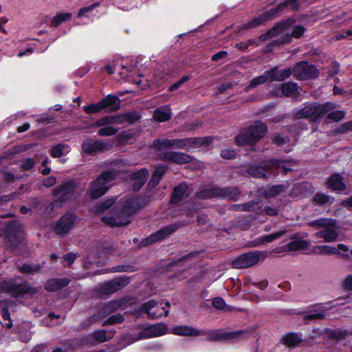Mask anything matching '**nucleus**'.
<instances>
[{
	"mask_svg": "<svg viewBox=\"0 0 352 352\" xmlns=\"http://www.w3.org/2000/svg\"><path fill=\"white\" fill-rule=\"evenodd\" d=\"M140 208L135 198L128 199L120 207L115 216L103 217L102 221L111 226H126L131 222V216Z\"/></svg>",
	"mask_w": 352,
	"mask_h": 352,
	"instance_id": "f257e3e1",
	"label": "nucleus"
},
{
	"mask_svg": "<svg viewBox=\"0 0 352 352\" xmlns=\"http://www.w3.org/2000/svg\"><path fill=\"white\" fill-rule=\"evenodd\" d=\"M240 195V191L235 187L219 188L213 185H206L196 192L199 199H207L211 198H222L236 200Z\"/></svg>",
	"mask_w": 352,
	"mask_h": 352,
	"instance_id": "f03ea898",
	"label": "nucleus"
},
{
	"mask_svg": "<svg viewBox=\"0 0 352 352\" xmlns=\"http://www.w3.org/2000/svg\"><path fill=\"white\" fill-rule=\"evenodd\" d=\"M116 171L109 170L102 173L90 184L88 192L91 199H98L104 195L111 186V182L116 178Z\"/></svg>",
	"mask_w": 352,
	"mask_h": 352,
	"instance_id": "7ed1b4c3",
	"label": "nucleus"
},
{
	"mask_svg": "<svg viewBox=\"0 0 352 352\" xmlns=\"http://www.w3.org/2000/svg\"><path fill=\"white\" fill-rule=\"evenodd\" d=\"M267 131V126L261 122H256L243 133L236 137L238 145L254 144L262 138Z\"/></svg>",
	"mask_w": 352,
	"mask_h": 352,
	"instance_id": "20e7f679",
	"label": "nucleus"
},
{
	"mask_svg": "<svg viewBox=\"0 0 352 352\" xmlns=\"http://www.w3.org/2000/svg\"><path fill=\"white\" fill-rule=\"evenodd\" d=\"M334 104L331 102H325L324 104L313 103L305 106L296 112L297 118H310L312 121H316L329 111L335 109Z\"/></svg>",
	"mask_w": 352,
	"mask_h": 352,
	"instance_id": "39448f33",
	"label": "nucleus"
},
{
	"mask_svg": "<svg viewBox=\"0 0 352 352\" xmlns=\"http://www.w3.org/2000/svg\"><path fill=\"white\" fill-rule=\"evenodd\" d=\"M305 0H286L284 3L280 4L276 8L271 9L270 10L260 14L258 16L254 18L249 23H245L241 25V29H248L256 28L264 21L270 19L278 11L282 10L285 7H290L292 10H295L298 8L299 3L304 2Z\"/></svg>",
	"mask_w": 352,
	"mask_h": 352,
	"instance_id": "423d86ee",
	"label": "nucleus"
},
{
	"mask_svg": "<svg viewBox=\"0 0 352 352\" xmlns=\"http://www.w3.org/2000/svg\"><path fill=\"white\" fill-rule=\"evenodd\" d=\"M38 291V288L30 286L28 282L18 283L14 279L0 282V293L9 292L15 296H19L23 294L33 295Z\"/></svg>",
	"mask_w": 352,
	"mask_h": 352,
	"instance_id": "0eeeda50",
	"label": "nucleus"
},
{
	"mask_svg": "<svg viewBox=\"0 0 352 352\" xmlns=\"http://www.w3.org/2000/svg\"><path fill=\"white\" fill-rule=\"evenodd\" d=\"M140 119L139 115L135 112H127L122 114L113 116H107L98 120L95 126L101 127V126L111 124H122L126 122L133 124Z\"/></svg>",
	"mask_w": 352,
	"mask_h": 352,
	"instance_id": "6e6552de",
	"label": "nucleus"
},
{
	"mask_svg": "<svg viewBox=\"0 0 352 352\" xmlns=\"http://www.w3.org/2000/svg\"><path fill=\"white\" fill-rule=\"evenodd\" d=\"M266 256L265 252L251 251L240 255L232 264L236 269L248 268L257 264L259 261H264Z\"/></svg>",
	"mask_w": 352,
	"mask_h": 352,
	"instance_id": "1a4fd4ad",
	"label": "nucleus"
},
{
	"mask_svg": "<svg viewBox=\"0 0 352 352\" xmlns=\"http://www.w3.org/2000/svg\"><path fill=\"white\" fill-rule=\"evenodd\" d=\"M170 306L169 302H157L153 300H151L141 306V310L147 314L148 316L152 319H155L158 317L168 315V307Z\"/></svg>",
	"mask_w": 352,
	"mask_h": 352,
	"instance_id": "9d476101",
	"label": "nucleus"
},
{
	"mask_svg": "<svg viewBox=\"0 0 352 352\" xmlns=\"http://www.w3.org/2000/svg\"><path fill=\"white\" fill-rule=\"evenodd\" d=\"M292 70L294 76L298 80L316 78L319 74L318 70L314 65L304 61L297 63Z\"/></svg>",
	"mask_w": 352,
	"mask_h": 352,
	"instance_id": "9b49d317",
	"label": "nucleus"
},
{
	"mask_svg": "<svg viewBox=\"0 0 352 352\" xmlns=\"http://www.w3.org/2000/svg\"><path fill=\"white\" fill-rule=\"evenodd\" d=\"M76 221V217L74 214H65L56 223L55 232L60 236L67 234L74 228Z\"/></svg>",
	"mask_w": 352,
	"mask_h": 352,
	"instance_id": "f8f14e48",
	"label": "nucleus"
},
{
	"mask_svg": "<svg viewBox=\"0 0 352 352\" xmlns=\"http://www.w3.org/2000/svg\"><path fill=\"white\" fill-rule=\"evenodd\" d=\"M177 229V227L175 225L165 226L142 241L140 246L144 247L157 241H160L167 236L171 234Z\"/></svg>",
	"mask_w": 352,
	"mask_h": 352,
	"instance_id": "ddd939ff",
	"label": "nucleus"
},
{
	"mask_svg": "<svg viewBox=\"0 0 352 352\" xmlns=\"http://www.w3.org/2000/svg\"><path fill=\"white\" fill-rule=\"evenodd\" d=\"M247 173L257 178H267L273 174L270 160L263 162L258 165H251L247 168Z\"/></svg>",
	"mask_w": 352,
	"mask_h": 352,
	"instance_id": "4468645a",
	"label": "nucleus"
},
{
	"mask_svg": "<svg viewBox=\"0 0 352 352\" xmlns=\"http://www.w3.org/2000/svg\"><path fill=\"white\" fill-rule=\"evenodd\" d=\"M75 185L73 182H68L62 184L54 189V197L56 198V203L63 202L70 199L74 192Z\"/></svg>",
	"mask_w": 352,
	"mask_h": 352,
	"instance_id": "2eb2a0df",
	"label": "nucleus"
},
{
	"mask_svg": "<svg viewBox=\"0 0 352 352\" xmlns=\"http://www.w3.org/2000/svg\"><path fill=\"white\" fill-rule=\"evenodd\" d=\"M202 332L200 336H207V340L213 341L237 339L241 335L243 334V331L226 333L221 330H202Z\"/></svg>",
	"mask_w": 352,
	"mask_h": 352,
	"instance_id": "dca6fc26",
	"label": "nucleus"
},
{
	"mask_svg": "<svg viewBox=\"0 0 352 352\" xmlns=\"http://www.w3.org/2000/svg\"><path fill=\"white\" fill-rule=\"evenodd\" d=\"M129 283V278L125 276L114 278L102 284L100 291L105 294H113L124 287Z\"/></svg>",
	"mask_w": 352,
	"mask_h": 352,
	"instance_id": "f3484780",
	"label": "nucleus"
},
{
	"mask_svg": "<svg viewBox=\"0 0 352 352\" xmlns=\"http://www.w3.org/2000/svg\"><path fill=\"white\" fill-rule=\"evenodd\" d=\"M204 142L203 139L195 138L170 140L171 148H182L188 151L202 145Z\"/></svg>",
	"mask_w": 352,
	"mask_h": 352,
	"instance_id": "a211bd4d",
	"label": "nucleus"
},
{
	"mask_svg": "<svg viewBox=\"0 0 352 352\" xmlns=\"http://www.w3.org/2000/svg\"><path fill=\"white\" fill-rule=\"evenodd\" d=\"M168 331L167 325L160 322L145 327L140 332L139 338H150L164 335Z\"/></svg>",
	"mask_w": 352,
	"mask_h": 352,
	"instance_id": "6ab92c4d",
	"label": "nucleus"
},
{
	"mask_svg": "<svg viewBox=\"0 0 352 352\" xmlns=\"http://www.w3.org/2000/svg\"><path fill=\"white\" fill-rule=\"evenodd\" d=\"M315 236L318 239L322 238L327 243L335 241L338 236L336 223L328 224L322 230L316 232Z\"/></svg>",
	"mask_w": 352,
	"mask_h": 352,
	"instance_id": "aec40b11",
	"label": "nucleus"
},
{
	"mask_svg": "<svg viewBox=\"0 0 352 352\" xmlns=\"http://www.w3.org/2000/svg\"><path fill=\"white\" fill-rule=\"evenodd\" d=\"M106 144L101 140H94L88 139L82 144V151L87 154L94 155L105 150Z\"/></svg>",
	"mask_w": 352,
	"mask_h": 352,
	"instance_id": "412c9836",
	"label": "nucleus"
},
{
	"mask_svg": "<svg viewBox=\"0 0 352 352\" xmlns=\"http://www.w3.org/2000/svg\"><path fill=\"white\" fill-rule=\"evenodd\" d=\"M292 74L291 68L278 70L276 67L267 70V75L269 76L270 82L283 81L288 78Z\"/></svg>",
	"mask_w": 352,
	"mask_h": 352,
	"instance_id": "4be33fe9",
	"label": "nucleus"
},
{
	"mask_svg": "<svg viewBox=\"0 0 352 352\" xmlns=\"http://www.w3.org/2000/svg\"><path fill=\"white\" fill-rule=\"evenodd\" d=\"M294 23V20L292 19H288L284 21H282L272 29L267 31L265 34H262L260 38L262 40H265L269 37H272L278 34L282 33L283 32L287 30V28L291 26Z\"/></svg>",
	"mask_w": 352,
	"mask_h": 352,
	"instance_id": "5701e85b",
	"label": "nucleus"
},
{
	"mask_svg": "<svg viewBox=\"0 0 352 352\" xmlns=\"http://www.w3.org/2000/svg\"><path fill=\"white\" fill-rule=\"evenodd\" d=\"M162 159L177 164H186L191 162L192 157L184 153L171 151L164 153Z\"/></svg>",
	"mask_w": 352,
	"mask_h": 352,
	"instance_id": "b1692460",
	"label": "nucleus"
},
{
	"mask_svg": "<svg viewBox=\"0 0 352 352\" xmlns=\"http://www.w3.org/2000/svg\"><path fill=\"white\" fill-rule=\"evenodd\" d=\"M148 175V170L142 168L137 172L131 174L130 177L133 180V189L134 190H139L146 182Z\"/></svg>",
	"mask_w": 352,
	"mask_h": 352,
	"instance_id": "393cba45",
	"label": "nucleus"
},
{
	"mask_svg": "<svg viewBox=\"0 0 352 352\" xmlns=\"http://www.w3.org/2000/svg\"><path fill=\"white\" fill-rule=\"evenodd\" d=\"M120 99L115 95H108L100 100L103 109H107L109 111H116L120 108Z\"/></svg>",
	"mask_w": 352,
	"mask_h": 352,
	"instance_id": "a878e982",
	"label": "nucleus"
},
{
	"mask_svg": "<svg viewBox=\"0 0 352 352\" xmlns=\"http://www.w3.org/2000/svg\"><path fill=\"white\" fill-rule=\"evenodd\" d=\"M172 333L180 336H197L202 333V330L196 329L188 325H179L175 327Z\"/></svg>",
	"mask_w": 352,
	"mask_h": 352,
	"instance_id": "bb28decb",
	"label": "nucleus"
},
{
	"mask_svg": "<svg viewBox=\"0 0 352 352\" xmlns=\"http://www.w3.org/2000/svg\"><path fill=\"white\" fill-rule=\"evenodd\" d=\"M70 283L67 278H52L48 280L45 285V289L48 292H56L67 286Z\"/></svg>",
	"mask_w": 352,
	"mask_h": 352,
	"instance_id": "cd10ccee",
	"label": "nucleus"
},
{
	"mask_svg": "<svg viewBox=\"0 0 352 352\" xmlns=\"http://www.w3.org/2000/svg\"><path fill=\"white\" fill-rule=\"evenodd\" d=\"M286 233V230H281L278 231L268 235H264L261 237H258L256 239H254L253 241H252V247H256L260 246L263 244L269 243L274 240H276L279 238H280L282 236H283Z\"/></svg>",
	"mask_w": 352,
	"mask_h": 352,
	"instance_id": "c85d7f7f",
	"label": "nucleus"
},
{
	"mask_svg": "<svg viewBox=\"0 0 352 352\" xmlns=\"http://www.w3.org/2000/svg\"><path fill=\"white\" fill-rule=\"evenodd\" d=\"M270 163L272 169V173H274V170L275 169H277L278 171L286 173L288 171L291 170L292 169V167L295 165V162L294 161L272 160H270Z\"/></svg>",
	"mask_w": 352,
	"mask_h": 352,
	"instance_id": "c756f323",
	"label": "nucleus"
},
{
	"mask_svg": "<svg viewBox=\"0 0 352 352\" xmlns=\"http://www.w3.org/2000/svg\"><path fill=\"white\" fill-rule=\"evenodd\" d=\"M188 197L187 185L182 182L174 188L172 195L171 201L173 204H178Z\"/></svg>",
	"mask_w": 352,
	"mask_h": 352,
	"instance_id": "7c9ffc66",
	"label": "nucleus"
},
{
	"mask_svg": "<svg viewBox=\"0 0 352 352\" xmlns=\"http://www.w3.org/2000/svg\"><path fill=\"white\" fill-rule=\"evenodd\" d=\"M309 186L307 182L296 184L290 192V195L294 198L300 199L308 194Z\"/></svg>",
	"mask_w": 352,
	"mask_h": 352,
	"instance_id": "2f4dec72",
	"label": "nucleus"
},
{
	"mask_svg": "<svg viewBox=\"0 0 352 352\" xmlns=\"http://www.w3.org/2000/svg\"><path fill=\"white\" fill-rule=\"evenodd\" d=\"M327 185L328 187L333 190L341 191L346 189V186L343 182V178L340 174H333L331 175L327 182Z\"/></svg>",
	"mask_w": 352,
	"mask_h": 352,
	"instance_id": "473e14b6",
	"label": "nucleus"
},
{
	"mask_svg": "<svg viewBox=\"0 0 352 352\" xmlns=\"http://www.w3.org/2000/svg\"><path fill=\"white\" fill-rule=\"evenodd\" d=\"M109 314L104 312V308L102 305L98 306L96 309V313L91 316L86 321L81 324L82 328H88L92 324L96 322L100 319L106 317Z\"/></svg>",
	"mask_w": 352,
	"mask_h": 352,
	"instance_id": "72a5a7b5",
	"label": "nucleus"
},
{
	"mask_svg": "<svg viewBox=\"0 0 352 352\" xmlns=\"http://www.w3.org/2000/svg\"><path fill=\"white\" fill-rule=\"evenodd\" d=\"M287 189V186L286 185L277 184L267 187L263 191V195L267 198L275 197L285 192Z\"/></svg>",
	"mask_w": 352,
	"mask_h": 352,
	"instance_id": "f704fd0d",
	"label": "nucleus"
},
{
	"mask_svg": "<svg viewBox=\"0 0 352 352\" xmlns=\"http://www.w3.org/2000/svg\"><path fill=\"white\" fill-rule=\"evenodd\" d=\"M261 201H252L243 204H236L232 206L234 210L237 211H256L261 208Z\"/></svg>",
	"mask_w": 352,
	"mask_h": 352,
	"instance_id": "c9c22d12",
	"label": "nucleus"
},
{
	"mask_svg": "<svg viewBox=\"0 0 352 352\" xmlns=\"http://www.w3.org/2000/svg\"><path fill=\"white\" fill-rule=\"evenodd\" d=\"M114 333L113 331L97 330L91 333V337L98 342H104L111 340L113 337Z\"/></svg>",
	"mask_w": 352,
	"mask_h": 352,
	"instance_id": "e433bc0d",
	"label": "nucleus"
},
{
	"mask_svg": "<svg viewBox=\"0 0 352 352\" xmlns=\"http://www.w3.org/2000/svg\"><path fill=\"white\" fill-rule=\"evenodd\" d=\"M167 170L166 166H158L153 173L152 177L148 182L150 188L155 187L160 182L161 179Z\"/></svg>",
	"mask_w": 352,
	"mask_h": 352,
	"instance_id": "4c0bfd02",
	"label": "nucleus"
},
{
	"mask_svg": "<svg viewBox=\"0 0 352 352\" xmlns=\"http://www.w3.org/2000/svg\"><path fill=\"white\" fill-rule=\"evenodd\" d=\"M282 342L285 345L294 347L302 342V338L296 333H290L283 337Z\"/></svg>",
	"mask_w": 352,
	"mask_h": 352,
	"instance_id": "58836bf2",
	"label": "nucleus"
},
{
	"mask_svg": "<svg viewBox=\"0 0 352 352\" xmlns=\"http://www.w3.org/2000/svg\"><path fill=\"white\" fill-rule=\"evenodd\" d=\"M283 94L285 96H293L297 95L298 92V86L297 83L287 82L281 85Z\"/></svg>",
	"mask_w": 352,
	"mask_h": 352,
	"instance_id": "ea45409f",
	"label": "nucleus"
},
{
	"mask_svg": "<svg viewBox=\"0 0 352 352\" xmlns=\"http://www.w3.org/2000/svg\"><path fill=\"white\" fill-rule=\"evenodd\" d=\"M171 117L170 110L164 107L155 110L153 113V118L159 122H165L168 120Z\"/></svg>",
	"mask_w": 352,
	"mask_h": 352,
	"instance_id": "a19ab883",
	"label": "nucleus"
},
{
	"mask_svg": "<svg viewBox=\"0 0 352 352\" xmlns=\"http://www.w3.org/2000/svg\"><path fill=\"white\" fill-rule=\"evenodd\" d=\"M17 268L21 272L28 275H33L36 272H38L41 269V265L39 264H23L18 265Z\"/></svg>",
	"mask_w": 352,
	"mask_h": 352,
	"instance_id": "79ce46f5",
	"label": "nucleus"
},
{
	"mask_svg": "<svg viewBox=\"0 0 352 352\" xmlns=\"http://www.w3.org/2000/svg\"><path fill=\"white\" fill-rule=\"evenodd\" d=\"M124 302L122 300H111L107 303L102 305L104 308L106 314H111L116 310L121 309Z\"/></svg>",
	"mask_w": 352,
	"mask_h": 352,
	"instance_id": "37998d69",
	"label": "nucleus"
},
{
	"mask_svg": "<svg viewBox=\"0 0 352 352\" xmlns=\"http://www.w3.org/2000/svg\"><path fill=\"white\" fill-rule=\"evenodd\" d=\"M313 251L318 254H335L339 253V250L334 247L329 245H316L314 248Z\"/></svg>",
	"mask_w": 352,
	"mask_h": 352,
	"instance_id": "c03bdc74",
	"label": "nucleus"
},
{
	"mask_svg": "<svg viewBox=\"0 0 352 352\" xmlns=\"http://www.w3.org/2000/svg\"><path fill=\"white\" fill-rule=\"evenodd\" d=\"M310 245V243L301 239L294 240L287 244L289 250H304Z\"/></svg>",
	"mask_w": 352,
	"mask_h": 352,
	"instance_id": "a18cd8bd",
	"label": "nucleus"
},
{
	"mask_svg": "<svg viewBox=\"0 0 352 352\" xmlns=\"http://www.w3.org/2000/svg\"><path fill=\"white\" fill-rule=\"evenodd\" d=\"M72 19V13L70 12H58L52 19L51 23L53 26L57 27L63 22L69 21Z\"/></svg>",
	"mask_w": 352,
	"mask_h": 352,
	"instance_id": "49530a36",
	"label": "nucleus"
},
{
	"mask_svg": "<svg viewBox=\"0 0 352 352\" xmlns=\"http://www.w3.org/2000/svg\"><path fill=\"white\" fill-rule=\"evenodd\" d=\"M69 148L67 145L58 144L54 146L51 150V155L54 157H59L69 153Z\"/></svg>",
	"mask_w": 352,
	"mask_h": 352,
	"instance_id": "de8ad7c7",
	"label": "nucleus"
},
{
	"mask_svg": "<svg viewBox=\"0 0 352 352\" xmlns=\"http://www.w3.org/2000/svg\"><path fill=\"white\" fill-rule=\"evenodd\" d=\"M324 316L325 313L323 310L314 309L304 316V320H322Z\"/></svg>",
	"mask_w": 352,
	"mask_h": 352,
	"instance_id": "09e8293b",
	"label": "nucleus"
},
{
	"mask_svg": "<svg viewBox=\"0 0 352 352\" xmlns=\"http://www.w3.org/2000/svg\"><path fill=\"white\" fill-rule=\"evenodd\" d=\"M212 305L217 309L224 311H230L233 309L232 307L227 305L224 300L220 297H216L212 300Z\"/></svg>",
	"mask_w": 352,
	"mask_h": 352,
	"instance_id": "8fccbe9b",
	"label": "nucleus"
},
{
	"mask_svg": "<svg viewBox=\"0 0 352 352\" xmlns=\"http://www.w3.org/2000/svg\"><path fill=\"white\" fill-rule=\"evenodd\" d=\"M266 82H270L269 76L267 75V71L263 73V75H261L259 76H257L254 78H253L249 86L248 87V89L250 88H254L259 85L263 84Z\"/></svg>",
	"mask_w": 352,
	"mask_h": 352,
	"instance_id": "3c124183",
	"label": "nucleus"
},
{
	"mask_svg": "<svg viewBox=\"0 0 352 352\" xmlns=\"http://www.w3.org/2000/svg\"><path fill=\"white\" fill-rule=\"evenodd\" d=\"M314 201L318 204V205H324V204H327L328 203H332L333 201V199L324 194V193H317L314 197Z\"/></svg>",
	"mask_w": 352,
	"mask_h": 352,
	"instance_id": "603ef678",
	"label": "nucleus"
},
{
	"mask_svg": "<svg viewBox=\"0 0 352 352\" xmlns=\"http://www.w3.org/2000/svg\"><path fill=\"white\" fill-rule=\"evenodd\" d=\"M153 147L158 151L164 148H171L170 140L168 139H157L155 140L153 143Z\"/></svg>",
	"mask_w": 352,
	"mask_h": 352,
	"instance_id": "864d4df0",
	"label": "nucleus"
},
{
	"mask_svg": "<svg viewBox=\"0 0 352 352\" xmlns=\"http://www.w3.org/2000/svg\"><path fill=\"white\" fill-rule=\"evenodd\" d=\"M102 126L103 127L101 128L98 132V134L100 136L104 137V136L113 135L116 134L119 130L118 128H116V127H113L110 125H106V126Z\"/></svg>",
	"mask_w": 352,
	"mask_h": 352,
	"instance_id": "5fc2aeb1",
	"label": "nucleus"
},
{
	"mask_svg": "<svg viewBox=\"0 0 352 352\" xmlns=\"http://www.w3.org/2000/svg\"><path fill=\"white\" fill-rule=\"evenodd\" d=\"M100 5V2H96L89 6L81 8L78 12V17H88V13L91 12L94 9L99 7Z\"/></svg>",
	"mask_w": 352,
	"mask_h": 352,
	"instance_id": "6e6d98bb",
	"label": "nucleus"
},
{
	"mask_svg": "<svg viewBox=\"0 0 352 352\" xmlns=\"http://www.w3.org/2000/svg\"><path fill=\"white\" fill-rule=\"evenodd\" d=\"M124 317L121 314H115L110 316L108 319L104 320L102 326L111 325L114 324H120L124 321Z\"/></svg>",
	"mask_w": 352,
	"mask_h": 352,
	"instance_id": "4d7b16f0",
	"label": "nucleus"
},
{
	"mask_svg": "<svg viewBox=\"0 0 352 352\" xmlns=\"http://www.w3.org/2000/svg\"><path fill=\"white\" fill-rule=\"evenodd\" d=\"M336 221L334 219H321L316 221H313L309 223V225L313 227L322 228H324L328 224L336 223Z\"/></svg>",
	"mask_w": 352,
	"mask_h": 352,
	"instance_id": "13d9d810",
	"label": "nucleus"
},
{
	"mask_svg": "<svg viewBox=\"0 0 352 352\" xmlns=\"http://www.w3.org/2000/svg\"><path fill=\"white\" fill-rule=\"evenodd\" d=\"M84 111L88 113L91 114L94 113L100 112L103 109L102 105L100 104V101L96 104H91L87 106L83 107Z\"/></svg>",
	"mask_w": 352,
	"mask_h": 352,
	"instance_id": "bf43d9fd",
	"label": "nucleus"
},
{
	"mask_svg": "<svg viewBox=\"0 0 352 352\" xmlns=\"http://www.w3.org/2000/svg\"><path fill=\"white\" fill-rule=\"evenodd\" d=\"M36 164V161L33 158H24L21 161V167L23 170H31Z\"/></svg>",
	"mask_w": 352,
	"mask_h": 352,
	"instance_id": "052dcab7",
	"label": "nucleus"
},
{
	"mask_svg": "<svg viewBox=\"0 0 352 352\" xmlns=\"http://www.w3.org/2000/svg\"><path fill=\"white\" fill-rule=\"evenodd\" d=\"M345 112L343 111L338 110L329 113L328 118L335 121H339L344 118Z\"/></svg>",
	"mask_w": 352,
	"mask_h": 352,
	"instance_id": "680f3d73",
	"label": "nucleus"
},
{
	"mask_svg": "<svg viewBox=\"0 0 352 352\" xmlns=\"http://www.w3.org/2000/svg\"><path fill=\"white\" fill-rule=\"evenodd\" d=\"M221 155L225 159H232L236 155V153L233 149H223L221 152Z\"/></svg>",
	"mask_w": 352,
	"mask_h": 352,
	"instance_id": "e2e57ef3",
	"label": "nucleus"
},
{
	"mask_svg": "<svg viewBox=\"0 0 352 352\" xmlns=\"http://www.w3.org/2000/svg\"><path fill=\"white\" fill-rule=\"evenodd\" d=\"M305 31V28L301 25L295 26L292 32V36L296 38L301 37Z\"/></svg>",
	"mask_w": 352,
	"mask_h": 352,
	"instance_id": "0e129e2a",
	"label": "nucleus"
},
{
	"mask_svg": "<svg viewBox=\"0 0 352 352\" xmlns=\"http://www.w3.org/2000/svg\"><path fill=\"white\" fill-rule=\"evenodd\" d=\"M342 286L346 290H352V274L348 275L345 278Z\"/></svg>",
	"mask_w": 352,
	"mask_h": 352,
	"instance_id": "69168bd1",
	"label": "nucleus"
},
{
	"mask_svg": "<svg viewBox=\"0 0 352 352\" xmlns=\"http://www.w3.org/2000/svg\"><path fill=\"white\" fill-rule=\"evenodd\" d=\"M263 211L270 216H276L278 213V209L274 206H267Z\"/></svg>",
	"mask_w": 352,
	"mask_h": 352,
	"instance_id": "338daca9",
	"label": "nucleus"
},
{
	"mask_svg": "<svg viewBox=\"0 0 352 352\" xmlns=\"http://www.w3.org/2000/svg\"><path fill=\"white\" fill-rule=\"evenodd\" d=\"M340 69V65L338 63H333L329 67V72L330 76H334L337 74Z\"/></svg>",
	"mask_w": 352,
	"mask_h": 352,
	"instance_id": "774afa93",
	"label": "nucleus"
}]
</instances>
